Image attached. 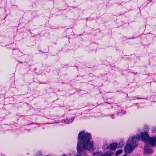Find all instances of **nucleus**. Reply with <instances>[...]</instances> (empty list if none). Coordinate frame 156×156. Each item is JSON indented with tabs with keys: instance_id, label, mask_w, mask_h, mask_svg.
Wrapping results in <instances>:
<instances>
[{
	"instance_id": "obj_7",
	"label": "nucleus",
	"mask_w": 156,
	"mask_h": 156,
	"mask_svg": "<svg viewBox=\"0 0 156 156\" xmlns=\"http://www.w3.org/2000/svg\"><path fill=\"white\" fill-rule=\"evenodd\" d=\"M74 120V119L73 117L72 118L70 119L66 118L64 119V122L67 124L71 123Z\"/></svg>"
},
{
	"instance_id": "obj_15",
	"label": "nucleus",
	"mask_w": 156,
	"mask_h": 156,
	"mask_svg": "<svg viewBox=\"0 0 156 156\" xmlns=\"http://www.w3.org/2000/svg\"><path fill=\"white\" fill-rule=\"evenodd\" d=\"M40 156H42V155H40Z\"/></svg>"
},
{
	"instance_id": "obj_13",
	"label": "nucleus",
	"mask_w": 156,
	"mask_h": 156,
	"mask_svg": "<svg viewBox=\"0 0 156 156\" xmlns=\"http://www.w3.org/2000/svg\"><path fill=\"white\" fill-rule=\"evenodd\" d=\"M112 119H114V118H113V116H112Z\"/></svg>"
},
{
	"instance_id": "obj_11",
	"label": "nucleus",
	"mask_w": 156,
	"mask_h": 156,
	"mask_svg": "<svg viewBox=\"0 0 156 156\" xmlns=\"http://www.w3.org/2000/svg\"><path fill=\"white\" fill-rule=\"evenodd\" d=\"M76 156H81L80 154H77Z\"/></svg>"
},
{
	"instance_id": "obj_9",
	"label": "nucleus",
	"mask_w": 156,
	"mask_h": 156,
	"mask_svg": "<svg viewBox=\"0 0 156 156\" xmlns=\"http://www.w3.org/2000/svg\"><path fill=\"white\" fill-rule=\"evenodd\" d=\"M122 150L121 149H120L117 150L115 153V155L116 156L119 155V154L122 153Z\"/></svg>"
},
{
	"instance_id": "obj_6",
	"label": "nucleus",
	"mask_w": 156,
	"mask_h": 156,
	"mask_svg": "<svg viewBox=\"0 0 156 156\" xmlns=\"http://www.w3.org/2000/svg\"><path fill=\"white\" fill-rule=\"evenodd\" d=\"M117 146V144L115 143H113L110 145V149L115 150Z\"/></svg>"
},
{
	"instance_id": "obj_8",
	"label": "nucleus",
	"mask_w": 156,
	"mask_h": 156,
	"mask_svg": "<svg viewBox=\"0 0 156 156\" xmlns=\"http://www.w3.org/2000/svg\"><path fill=\"white\" fill-rule=\"evenodd\" d=\"M112 152L111 151H108L102 154V156H111Z\"/></svg>"
},
{
	"instance_id": "obj_2",
	"label": "nucleus",
	"mask_w": 156,
	"mask_h": 156,
	"mask_svg": "<svg viewBox=\"0 0 156 156\" xmlns=\"http://www.w3.org/2000/svg\"><path fill=\"white\" fill-rule=\"evenodd\" d=\"M152 131L154 133L156 132V126L153 128ZM141 138L144 142L151 145L152 147H154L156 146V136L154 137L149 138L148 133L146 132H144L142 133Z\"/></svg>"
},
{
	"instance_id": "obj_12",
	"label": "nucleus",
	"mask_w": 156,
	"mask_h": 156,
	"mask_svg": "<svg viewBox=\"0 0 156 156\" xmlns=\"http://www.w3.org/2000/svg\"><path fill=\"white\" fill-rule=\"evenodd\" d=\"M125 112H125L124 111H123V112H122V113L123 114H125Z\"/></svg>"
},
{
	"instance_id": "obj_5",
	"label": "nucleus",
	"mask_w": 156,
	"mask_h": 156,
	"mask_svg": "<svg viewBox=\"0 0 156 156\" xmlns=\"http://www.w3.org/2000/svg\"><path fill=\"white\" fill-rule=\"evenodd\" d=\"M144 152L145 154H150L152 153V151L151 147L147 144L144 148Z\"/></svg>"
},
{
	"instance_id": "obj_4",
	"label": "nucleus",
	"mask_w": 156,
	"mask_h": 156,
	"mask_svg": "<svg viewBox=\"0 0 156 156\" xmlns=\"http://www.w3.org/2000/svg\"><path fill=\"white\" fill-rule=\"evenodd\" d=\"M136 146V145H133L127 143L125 147V151L126 154L131 153Z\"/></svg>"
},
{
	"instance_id": "obj_3",
	"label": "nucleus",
	"mask_w": 156,
	"mask_h": 156,
	"mask_svg": "<svg viewBox=\"0 0 156 156\" xmlns=\"http://www.w3.org/2000/svg\"><path fill=\"white\" fill-rule=\"evenodd\" d=\"M142 133L139 136H134L131 138L130 137L128 140V143L133 145H136V146L137 145V144H136V143L139 140H142L141 138V135Z\"/></svg>"
},
{
	"instance_id": "obj_14",
	"label": "nucleus",
	"mask_w": 156,
	"mask_h": 156,
	"mask_svg": "<svg viewBox=\"0 0 156 156\" xmlns=\"http://www.w3.org/2000/svg\"><path fill=\"white\" fill-rule=\"evenodd\" d=\"M108 147L107 146L106 147L108 148Z\"/></svg>"
},
{
	"instance_id": "obj_1",
	"label": "nucleus",
	"mask_w": 156,
	"mask_h": 156,
	"mask_svg": "<svg viewBox=\"0 0 156 156\" xmlns=\"http://www.w3.org/2000/svg\"><path fill=\"white\" fill-rule=\"evenodd\" d=\"M91 135L90 133H85L84 131H82L78 134V140L82 141L77 143V150L79 153L85 152L86 151H92L94 147V142L90 141Z\"/></svg>"
},
{
	"instance_id": "obj_10",
	"label": "nucleus",
	"mask_w": 156,
	"mask_h": 156,
	"mask_svg": "<svg viewBox=\"0 0 156 156\" xmlns=\"http://www.w3.org/2000/svg\"><path fill=\"white\" fill-rule=\"evenodd\" d=\"M93 156H102V154L101 152L94 153Z\"/></svg>"
}]
</instances>
